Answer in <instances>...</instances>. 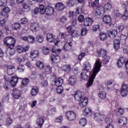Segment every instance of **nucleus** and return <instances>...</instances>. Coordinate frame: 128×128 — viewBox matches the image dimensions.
Segmentation results:
<instances>
[{
  "instance_id": "1",
  "label": "nucleus",
  "mask_w": 128,
  "mask_h": 128,
  "mask_svg": "<svg viewBox=\"0 0 128 128\" xmlns=\"http://www.w3.org/2000/svg\"><path fill=\"white\" fill-rule=\"evenodd\" d=\"M102 68V62L100 60H96V62L94 64V66L92 70V74L90 76L88 82H87V88H90L92 86L94 78L96 76V74L100 72V68Z\"/></svg>"
},
{
  "instance_id": "2",
  "label": "nucleus",
  "mask_w": 128,
  "mask_h": 128,
  "mask_svg": "<svg viewBox=\"0 0 128 128\" xmlns=\"http://www.w3.org/2000/svg\"><path fill=\"white\" fill-rule=\"evenodd\" d=\"M64 84V80L62 78H58L52 82L51 84L52 86L56 88V92L58 94H62L64 92V88L62 86V84Z\"/></svg>"
},
{
  "instance_id": "3",
  "label": "nucleus",
  "mask_w": 128,
  "mask_h": 128,
  "mask_svg": "<svg viewBox=\"0 0 128 128\" xmlns=\"http://www.w3.org/2000/svg\"><path fill=\"white\" fill-rule=\"evenodd\" d=\"M94 14L96 18H100L104 14V8L102 6L97 7L94 11Z\"/></svg>"
},
{
  "instance_id": "4",
  "label": "nucleus",
  "mask_w": 128,
  "mask_h": 128,
  "mask_svg": "<svg viewBox=\"0 0 128 128\" xmlns=\"http://www.w3.org/2000/svg\"><path fill=\"white\" fill-rule=\"evenodd\" d=\"M94 120L98 122H102L104 120V115L102 114L100 112H98L94 114Z\"/></svg>"
},
{
  "instance_id": "5",
  "label": "nucleus",
  "mask_w": 128,
  "mask_h": 128,
  "mask_svg": "<svg viewBox=\"0 0 128 128\" xmlns=\"http://www.w3.org/2000/svg\"><path fill=\"white\" fill-rule=\"evenodd\" d=\"M66 116L68 120L72 122L76 118V114L73 111H68L66 113Z\"/></svg>"
},
{
  "instance_id": "6",
  "label": "nucleus",
  "mask_w": 128,
  "mask_h": 128,
  "mask_svg": "<svg viewBox=\"0 0 128 128\" xmlns=\"http://www.w3.org/2000/svg\"><path fill=\"white\" fill-rule=\"evenodd\" d=\"M76 30L75 26H69L66 28V30L68 34H70L72 36H78V34L76 31L74 30Z\"/></svg>"
},
{
  "instance_id": "7",
  "label": "nucleus",
  "mask_w": 128,
  "mask_h": 128,
  "mask_svg": "<svg viewBox=\"0 0 128 128\" xmlns=\"http://www.w3.org/2000/svg\"><path fill=\"white\" fill-rule=\"evenodd\" d=\"M122 86L120 94L122 96H126L128 94V85L126 84H122Z\"/></svg>"
},
{
  "instance_id": "8",
  "label": "nucleus",
  "mask_w": 128,
  "mask_h": 128,
  "mask_svg": "<svg viewBox=\"0 0 128 128\" xmlns=\"http://www.w3.org/2000/svg\"><path fill=\"white\" fill-rule=\"evenodd\" d=\"M90 76V72L86 70H83L80 74V78L86 80H88V78Z\"/></svg>"
},
{
  "instance_id": "9",
  "label": "nucleus",
  "mask_w": 128,
  "mask_h": 128,
  "mask_svg": "<svg viewBox=\"0 0 128 128\" xmlns=\"http://www.w3.org/2000/svg\"><path fill=\"white\" fill-rule=\"evenodd\" d=\"M15 100H18L22 96L20 94V90L17 88H15L12 91V94Z\"/></svg>"
},
{
  "instance_id": "10",
  "label": "nucleus",
  "mask_w": 128,
  "mask_h": 128,
  "mask_svg": "<svg viewBox=\"0 0 128 128\" xmlns=\"http://www.w3.org/2000/svg\"><path fill=\"white\" fill-rule=\"evenodd\" d=\"M82 114L84 116L88 118V116H90L92 114V109L88 107H86L83 110Z\"/></svg>"
},
{
  "instance_id": "11",
  "label": "nucleus",
  "mask_w": 128,
  "mask_h": 128,
  "mask_svg": "<svg viewBox=\"0 0 128 128\" xmlns=\"http://www.w3.org/2000/svg\"><path fill=\"white\" fill-rule=\"evenodd\" d=\"M28 48H30V46H26L25 47L18 46L16 48L17 51L19 52V54L28 52Z\"/></svg>"
},
{
  "instance_id": "12",
  "label": "nucleus",
  "mask_w": 128,
  "mask_h": 128,
  "mask_svg": "<svg viewBox=\"0 0 128 128\" xmlns=\"http://www.w3.org/2000/svg\"><path fill=\"white\" fill-rule=\"evenodd\" d=\"M74 99L76 102H80V100H83L82 92L80 91L76 92L74 94Z\"/></svg>"
},
{
  "instance_id": "13",
  "label": "nucleus",
  "mask_w": 128,
  "mask_h": 128,
  "mask_svg": "<svg viewBox=\"0 0 128 128\" xmlns=\"http://www.w3.org/2000/svg\"><path fill=\"white\" fill-rule=\"evenodd\" d=\"M92 22H94V20H92V18H87L84 20V24L85 26H90L92 24Z\"/></svg>"
},
{
  "instance_id": "14",
  "label": "nucleus",
  "mask_w": 128,
  "mask_h": 128,
  "mask_svg": "<svg viewBox=\"0 0 128 128\" xmlns=\"http://www.w3.org/2000/svg\"><path fill=\"white\" fill-rule=\"evenodd\" d=\"M10 10L8 7L4 8L0 12L1 16H5L6 18H8V14L10 12Z\"/></svg>"
},
{
  "instance_id": "15",
  "label": "nucleus",
  "mask_w": 128,
  "mask_h": 128,
  "mask_svg": "<svg viewBox=\"0 0 128 128\" xmlns=\"http://www.w3.org/2000/svg\"><path fill=\"white\" fill-rule=\"evenodd\" d=\"M54 8L52 6H48L46 8L45 14L47 16H52V14H54Z\"/></svg>"
},
{
  "instance_id": "16",
  "label": "nucleus",
  "mask_w": 128,
  "mask_h": 128,
  "mask_svg": "<svg viewBox=\"0 0 128 128\" xmlns=\"http://www.w3.org/2000/svg\"><path fill=\"white\" fill-rule=\"evenodd\" d=\"M18 82V78L16 76H14L11 78L10 83L12 86H16V84Z\"/></svg>"
},
{
  "instance_id": "17",
  "label": "nucleus",
  "mask_w": 128,
  "mask_h": 128,
  "mask_svg": "<svg viewBox=\"0 0 128 128\" xmlns=\"http://www.w3.org/2000/svg\"><path fill=\"white\" fill-rule=\"evenodd\" d=\"M16 53V50L12 48L8 47V50L6 52V54L8 56H12Z\"/></svg>"
},
{
  "instance_id": "18",
  "label": "nucleus",
  "mask_w": 128,
  "mask_h": 128,
  "mask_svg": "<svg viewBox=\"0 0 128 128\" xmlns=\"http://www.w3.org/2000/svg\"><path fill=\"white\" fill-rule=\"evenodd\" d=\"M83 67L84 70L90 72L92 70V64L88 61H86L83 63Z\"/></svg>"
},
{
  "instance_id": "19",
  "label": "nucleus",
  "mask_w": 128,
  "mask_h": 128,
  "mask_svg": "<svg viewBox=\"0 0 128 128\" xmlns=\"http://www.w3.org/2000/svg\"><path fill=\"white\" fill-rule=\"evenodd\" d=\"M125 62H126V58H124V56L120 57L117 62L118 68H122V66H124V64Z\"/></svg>"
},
{
  "instance_id": "20",
  "label": "nucleus",
  "mask_w": 128,
  "mask_h": 128,
  "mask_svg": "<svg viewBox=\"0 0 128 128\" xmlns=\"http://www.w3.org/2000/svg\"><path fill=\"white\" fill-rule=\"evenodd\" d=\"M80 100V106L81 108H84V106H88V98H84L83 99Z\"/></svg>"
},
{
  "instance_id": "21",
  "label": "nucleus",
  "mask_w": 128,
  "mask_h": 128,
  "mask_svg": "<svg viewBox=\"0 0 128 128\" xmlns=\"http://www.w3.org/2000/svg\"><path fill=\"white\" fill-rule=\"evenodd\" d=\"M30 30L32 32H38V24L36 22L32 23L30 26Z\"/></svg>"
},
{
  "instance_id": "22",
  "label": "nucleus",
  "mask_w": 128,
  "mask_h": 128,
  "mask_svg": "<svg viewBox=\"0 0 128 128\" xmlns=\"http://www.w3.org/2000/svg\"><path fill=\"white\" fill-rule=\"evenodd\" d=\"M116 34H118V32L114 29L110 30L109 31L108 36L111 38H116Z\"/></svg>"
},
{
  "instance_id": "23",
  "label": "nucleus",
  "mask_w": 128,
  "mask_h": 128,
  "mask_svg": "<svg viewBox=\"0 0 128 128\" xmlns=\"http://www.w3.org/2000/svg\"><path fill=\"white\" fill-rule=\"evenodd\" d=\"M120 40L115 39L114 40V46L116 50H118L120 48Z\"/></svg>"
},
{
  "instance_id": "24",
  "label": "nucleus",
  "mask_w": 128,
  "mask_h": 128,
  "mask_svg": "<svg viewBox=\"0 0 128 128\" xmlns=\"http://www.w3.org/2000/svg\"><path fill=\"white\" fill-rule=\"evenodd\" d=\"M38 51L33 50L30 52V56L31 58H36L38 56Z\"/></svg>"
},
{
  "instance_id": "25",
  "label": "nucleus",
  "mask_w": 128,
  "mask_h": 128,
  "mask_svg": "<svg viewBox=\"0 0 128 128\" xmlns=\"http://www.w3.org/2000/svg\"><path fill=\"white\" fill-rule=\"evenodd\" d=\"M119 124H120L121 126H124L128 124V119L126 117H120L118 121Z\"/></svg>"
},
{
  "instance_id": "26",
  "label": "nucleus",
  "mask_w": 128,
  "mask_h": 128,
  "mask_svg": "<svg viewBox=\"0 0 128 128\" xmlns=\"http://www.w3.org/2000/svg\"><path fill=\"white\" fill-rule=\"evenodd\" d=\"M14 66H8V67H7V74L9 76H12V74H14Z\"/></svg>"
},
{
  "instance_id": "27",
  "label": "nucleus",
  "mask_w": 128,
  "mask_h": 128,
  "mask_svg": "<svg viewBox=\"0 0 128 128\" xmlns=\"http://www.w3.org/2000/svg\"><path fill=\"white\" fill-rule=\"evenodd\" d=\"M98 56H101V58H104L106 56V50L104 49H101L99 51H98Z\"/></svg>"
},
{
  "instance_id": "28",
  "label": "nucleus",
  "mask_w": 128,
  "mask_h": 128,
  "mask_svg": "<svg viewBox=\"0 0 128 128\" xmlns=\"http://www.w3.org/2000/svg\"><path fill=\"white\" fill-rule=\"evenodd\" d=\"M51 60L52 62L54 64H58L60 62V56L58 55H53L51 57Z\"/></svg>"
},
{
  "instance_id": "29",
  "label": "nucleus",
  "mask_w": 128,
  "mask_h": 128,
  "mask_svg": "<svg viewBox=\"0 0 128 128\" xmlns=\"http://www.w3.org/2000/svg\"><path fill=\"white\" fill-rule=\"evenodd\" d=\"M112 21V18L110 16L106 15L103 18V22L107 24H110Z\"/></svg>"
},
{
  "instance_id": "30",
  "label": "nucleus",
  "mask_w": 128,
  "mask_h": 128,
  "mask_svg": "<svg viewBox=\"0 0 128 128\" xmlns=\"http://www.w3.org/2000/svg\"><path fill=\"white\" fill-rule=\"evenodd\" d=\"M56 9L57 10H62L64 9V5L62 2H58L56 5Z\"/></svg>"
},
{
  "instance_id": "31",
  "label": "nucleus",
  "mask_w": 128,
  "mask_h": 128,
  "mask_svg": "<svg viewBox=\"0 0 128 128\" xmlns=\"http://www.w3.org/2000/svg\"><path fill=\"white\" fill-rule=\"evenodd\" d=\"M52 67L50 66H46L44 68V72L46 74H52Z\"/></svg>"
},
{
  "instance_id": "32",
  "label": "nucleus",
  "mask_w": 128,
  "mask_h": 128,
  "mask_svg": "<svg viewBox=\"0 0 128 128\" xmlns=\"http://www.w3.org/2000/svg\"><path fill=\"white\" fill-rule=\"evenodd\" d=\"M76 82V76H71L68 80V82L70 84L74 85Z\"/></svg>"
},
{
  "instance_id": "33",
  "label": "nucleus",
  "mask_w": 128,
  "mask_h": 128,
  "mask_svg": "<svg viewBox=\"0 0 128 128\" xmlns=\"http://www.w3.org/2000/svg\"><path fill=\"white\" fill-rule=\"evenodd\" d=\"M36 66L38 70H42L44 68V64L40 61H38L36 64Z\"/></svg>"
},
{
  "instance_id": "34",
  "label": "nucleus",
  "mask_w": 128,
  "mask_h": 128,
  "mask_svg": "<svg viewBox=\"0 0 128 128\" xmlns=\"http://www.w3.org/2000/svg\"><path fill=\"white\" fill-rule=\"evenodd\" d=\"M44 36H42V35H38L36 37V42H37L42 44L44 42Z\"/></svg>"
},
{
  "instance_id": "35",
  "label": "nucleus",
  "mask_w": 128,
  "mask_h": 128,
  "mask_svg": "<svg viewBox=\"0 0 128 128\" xmlns=\"http://www.w3.org/2000/svg\"><path fill=\"white\" fill-rule=\"evenodd\" d=\"M62 70L66 72H70L72 70V67L70 64H65L63 66Z\"/></svg>"
},
{
  "instance_id": "36",
  "label": "nucleus",
  "mask_w": 128,
  "mask_h": 128,
  "mask_svg": "<svg viewBox=\"0 0 128 128\" xmlns=\"http://www.w3.org/2000/svg\"><path fill=\"white\" fill-rule=\"evenodd\" d=\"M44 118H38L36 121V124L37 126H39L40 128L44 124Z\"/></svg>"
},
{
  "instance_id": "37",
  "label": "nucleus",
  "mask_w": 128,
  "mask_h": 128,
  "mask_svg": "<svg viewBox=\"0 0 128 128\" xmlns=\"http://www.w3.org/2000/svg\"><path fill=\"white\" fill-rule=\"evenodd\" d=\"M98 96L101 100H104L106 98V92L104 91H100L98 94Z\"/></svg>"
},
{
  "instance_id": "38",
  "label": "nucleus",
  "mask_w": 128,
  "mask_h": 128,
  "mask_svg": "<svg viewBox=\"0 0 128 128\" xmlns=\"http://www.w3.org/2000/svg\"><path fill=\"white\" fill-rule=\"evenodd\" d=\"M38 92V87H34L30 92L31 95L32 96H36Z\"/></svg>"
},
{
  "instance_id": "39",
  "label": "nucleus",
  "mask_w": 128,
  "mask_h": 128,
  "mask_svg": "<svg viewBox=\"0 0 128 128\" xmlns=\"http://www.w3.org/2000/svg\"><path fill=\"white\" fill-rule=\"evenodd\" d=\"M12 41H9L8 44L7 45L8 48H10V46H14L16 44V40L14 38L11 37Z\"/></svg>"
},
{
  "instance_id": "40",
  "label": "nucleus",
  "mask_w": 128,
  "mask_h": 128,
  "mask_svg": "<svg viewBox=\"0 0 128 128\" xmlns=\"http://www.w3.org/2000/svg\"><path fill=\"white\" fill-rule=\"evenodd\" d=\"M72 42H66L64 46V50H70L72 48Z\"/></svg>"
},
{
  "instance_id": "41",
  "label": "nucleus",
  "mask_w": 128,
  "mask_h": 128,
  "mask_svg": "<svg viewBox=\"0 0 128 128\" xmlns=\"http://www.w3.org/2000/svg\"><path fill=\"white\" fill-rule=\"evenodd\" d=\"M88 121L86 118H82L79 120V124L82 126H84L86 124Z\"/></svg>"
},
{
  "instance_id": "42",
  "label": "nucleus",
  "mask_w": 128,
  "mask_h": 128,
  "mask_svg": "<svg viewBox=\"0 0 128 128\" xmlns=\"http://www.w3.org/2000/svg\"><path fill=\"white\" fill-rule=\"evenodd\" d=\"M46 38L49 42H52L54 40V35L52 34L48 33L46 34Z\"/></svg>"
},
{
  "instance_id": "43",
  "label": "nucleus",
  "mask_w": 128,
  "mask_h": 128,
  "mask_svg": "<svg viewBox=\"0 0 128 128\" xmlns=\"http://www.w3.org/2000/svg\"><path fill=\"white\" fill-rule=\"evenodd\" d=\"M29 82H30V80H28V78H25L22 79V88H24V87L26 86V85L28 84Z\"/></svg>"
},
{
  "instance_id": "44",
  "label": "nucleus",
  "mask_w": 128,
  "mask_h": 128,
  "mask_svg": "<svg viewBox=\"0 0 128 128\" xmlns=\"http://www.w3.org/2000/svg\"><path fill=\"white\" fill-rule=\"evenodd\" d=\"M116 30H118L120 32L122 30H124V25L122 24H118L116 26Z\"/></svg>"
},
{
  "instance_id": "45",
  "label": "nucleus",
  "mask_w": 128,
  "mask_h": 128,
  "mask_svg": "<svg viewBox=\"0 0 128 128\" xmlns=\"http://www.w3.org/2000/svg\"><path fill=\"white\" fill-rule=\"evenodd\" d=\"M20 28V23L16 22L12 24V30H18Z\"/></svg>"
},
{
  "instance_id": "46",
  "label": "nucleus",
  "mask_w": 128,
  "mask_h": 128,
  "mask_svg": "<svg viewBox=\"0 0 128 128\" xmlns=\"http://www.w3.org/2000/svg\"><path fill=\"white\" fill-rule=\"evenodd\" d=\"M12 42V37H6L4 40V44L6 46H8V42Z\"/></svg>"
},
{
  "instance_id": "47",
  "label": "nucleus",
  "mask_w": 128,
  "mask_h": 128,
  "mask_svg": "<svg viewBox=\"0 0 128 128\" xmlns=\"http://www.w3.org/2000/svg\"><path fill=\"white\" fill-rule=\"evenodd\" d=\"M38 8L40 10V12L41 14H44V12L46 13V9H44V6L42 4H40Z\"/></svg>"
},
{
  "instance_id": "48",
  "label": "nucleus",
  "mask_w": 128,
  "mask_h": 128,
  "mask_svg": "<svg viewBox=\"0 0 128 128\" xmlns=\"http://www.w3.org/2000/svg\"><path fill=\"white\" fill-rule=\"evenodd\" d=\"M24 70H26V68L22 64L19 65L17 68V70L19 72H24Z\"/></svg>"
},
{
  "instance_id": "49",
  "label": "nucleus",
  "mask_w": 128,
  "mask_h": 128,
  "mask_svg": "<svg viewBox=\"0 0 128 128\" xmlns=\"http://www.w3.org/2000/svg\"><path fill=\"white\" fill-rule=\"evenodd\" d=\"M66 6L68 8H72L74 6V1L73 0H69L68 1Z\"/></svg>"
},
{
  "instance_id": "50",
  "label": "nucleus",
  "mask_w": 128,
  "mask_h": 128,
  "mask_svg": "<svg viewBox=\"0 0 128 128\" xmlns=\"http://www.w3.org/2000/svg\"><path fill=\"white\" fill-rule=\"evenodd\" d=\"M106 84H107V88L109 90H112V88H114V84L112 81H111V80L108 81L107 82Z\"/></svg>"
},
{
  "instance_id": "51",
  "label": "nucleus",
  "mask_w": 128,
  "mask_h": 128,
  "mask_svg": "<svg viewBox=\"0 0 128 128\" xmlns=\"http://www.w3.org/2000/svg\"><path fill=\"white\" fill-rule=\"evenodd\" d=\"M68 16L72 20H74L76 18V14L74 11H70L68 12Z\"/></svg>"
},
{
  "instance_id": "52",
  "label": "nucleus",
  "mask_w": 128,
  "mask_h": 128,
  "mask_svg": "<svg viewBox=\"0 0 128 128\" xmlns=\"http://www.w3.org/2000/svg\"><path fill=\"white\" fill-rule=\"evenodd\" d=\"M104 10H112V4L110 2L105 4L104 6Z\"/></svg>"
},
{
  "instance_id": "53",
  "label": "nucleus",
  "mask_w": 128,
  "mask_h": 128,
  "mask_svg": "<svg viewBox=\"0 0 128 128\" xmlns=\"http://www.w3.org/2000/svg\"><path fill=\"white\" fill-rule=\"evenodd\" d=\"M48 110H49V114H56V108H54L52 106H50L48 108Z\"/></svg>"
},
{
  "instance_id": "54",
  "label": "nucleus",
  "mask_w": 128,
  "mask_h": 128,
  "mask_svg": "<svg viewBox=\"0 0 128 128\" xmlns=\"http://www.w3.org/2000/svg\"><path fill=\"white\" fill-rule=\"evenodd\" d=\"M28 44H34V42H36L34 37L33 36H29L28 37Z\"/></svg>"
},
{
  "instance_id": "55",
  "label": "nucleus",
  "mask_w": 128,
  "mask_h": 128,
  "mask_svg": "<svg viewBox=\"0 0 128 128\" xmlns=\"http://www.w3.org/2000/svg\"><path fill=\"white\" fill-rule=\"evenodd\" d=\"M108 38V34H106L104 32H102L100 34V38L101 40L104 41L106 40V38Z\"/></svg>"
},
{
  "instance_id": "56",
  "label": "nucleus",
  "mask_w": 128,
  "mask_h": 128,
  "mask_svg": "<svg viewBox=\"0 0 128 128\" xmlns=\"http://www.w3.org/2000/svg\"><path fill=\"white\" fill-rule=\"evenodd\" d=\"M110 56L106 55V56H104L103 57V64H106L108 62H110Z\"/></svg>"
},
{
  "instance_id": "57",
  "label": "nucleus",
  "mask_w": 128,
  "mask_h": 128,
  "mask_svg": "<svg viewBox=\"0 0 128 128\" xmlns=\"http://www.w3.org/2000/svg\"><path fill=\"white\" fill-rule=\"evenodd\" d=\"M128 10H126L124 13V14L122 16V20H128Z\"/></svg>"
},
{
  "instance_id": "58",
  "label": "nucleus",
  "mask_w": 128,
  "mask_h": 128,
  "mask_svg": "<svg viewBox=\"0 0 128 128\" xmlns=\"http://www.w3.org/2000/svg\"><path fill=\"white\" fill-rule=\"evenodd\" d=\"M43 54H50V48L48 47H44L42 50Z\"/></svg>"
},
{
  "instance_id": "59",
  "label": "nucleus",
  "mask_w": 128,
  "mask_h": 128,
  "mask_svg": "<svg viewBox=\"0 0 128 128\" xmlns=\"http://www.w3.org/2000/svg\"><path fill=\"white\" fill-rule=\"evenodd\" d=\"M6 126H10L12 124V119L10 118H8L6 120Z\"/></svg>"
},
{
  "instance_id": "60",
  "label": "nucleus",
  "mask_w": 128,
  "mask_h": 128,
  "mask_svg": "<svg viewBox=\"0 0 128 128\" xmlns=\"http://www.w3.org/2000/svg\"><path fill=\"white\" fill-rule=\"evenodd\" d=\"M60 22L64 24L68 22V18L64 16L60 18Z\"/></svg>"
},
{
  "instance_id": "61",
  "label": "nucleus",
  "mask_w": 128,
  "mask_h": 128,
  "mask_svg": "<svg viewBox=\"0 0 128 128\" xmlns=\"http://www.w3.org/2000/svg\"><path fill=\"white\" fill-rule=\"evenodd\" d=\"M55 122H58V124H60L62 122V116H60L57 117L55 120Z\"/></svg>"
},
{
  "instance_id": "62",
  "label": "nucleus",
  "mask_w": 128,
  "mask_h": 128,
  "mask_svg": "<svg viewBox=\"0 0 128 128\" xmlns=\"http://www.w3.org/2000/svg\"><path fill=\"white\" fill-rule=\"evenodd\" d=\"M54 44L55 46H60V44H62V42L58 40V38H56L54 40Z\"/></svg>"
},
{
  "instance_id": "63",
  "label": "nucleus",
  "mask_w": 128,
  "mask_h": 128,
  "mask_svg": "<svg viewBox=\"0 0 128 128\" xmlns=\"http://www.w3.org/2000/svg\"><path fill=\"white\" fill-rule=\"evenodd\" d=\"M24 12H29L30 10V6L28 4H25L24 6Z\"/></svg>"
},
{
  "instance_id": "64",
  "label": "nucleus",
  "mask_w": 128,
  "mask_h": 128,
  "mask_svg": "<svg viewBox=\"0 0 128 128\" xmlns=\"http://www.w3.org/2000/svg\"><path fill=\"white\" fill-rule=\"evenodd\" d=\"M6 0H0V6H6Z\"/></svg>"
}]
</instances>
